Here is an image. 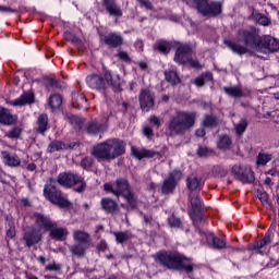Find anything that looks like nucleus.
<instances>
[{
  "label": "nucleus",
  "mask_w": 279,
  "mask_h": 279,
  "mask_svg": "<svg viewBox=\"0 0 279 279\" xmlns=\"http://www.w3.org/2000/svg\"><path fill=\"white\" fill-rule=\"evenodd\" d=\"M236 38L243 43L244 46H241L230 39H226L223 44L238 56H245V53H247V49H267L269 53H276V51H279L278 39L271 35L260 37L256 28L239 29Z\"/></svg>",
  "instance_id": "obj_1"
},
{
  "label": "nucleus",
  "mask_w": 279,
  "mask_h": 279,
  "mask_svg": "<svg viewBox=\"0 0 279 279\" xmlns=\"http://www.w3.org/2000/svg\"><path fill=\"white\" fill-rule=\"evenodd\" d=\"M197 112L177 110L166 123L168 136H184L186 132L195 128Z\"/></svg>",
  "instance_id": "obj_2"
},
{
  "label": "nucleus",
  "mask_w": 279,
  "mask_h": 279,
  "mask_svg": "<svg viewBox=\"0 0 279 279\" xmlns=\"http://www.w3.org/2000/svg\"><path fill=\"white\" fill-rule=\"evenodd\" d=\"M123 154H125V142L119 138H109L96 144L92 149V156L99 161L116 160V158L123 156Z\"/></svg>",
  "instance_id": "obj_3"
},
{
  "label": "nucleus",
  "mask_w": 279,
  "mask_h": 279,
  "mask_svg": "<svg viewBox=\"0 0 279 279\" xmlns=\"http://www.w3.org/2000/svg\"><path fill=\"white\" fill-rule=\"evenodd\" d=\"M156 263H159V265H162V267H167V269H172L174 271H186V274H193V266L191 264L184 263L186 260V257L169 252V251H162L158 252L155 256Z\"/></svg>",
  "instance_id": "obj_4"
},
{
  "label": "nucleus",
  "mask_w": 279,
  "mask_h": 279,
  "mask_svg": "<svg viewBox=\"0 0 279 279\" xmlns=\"http://www.w3.org/2000/svg\"><path fill=\"white\" fill-rule=\"evenodd\" d=\"M104 189L107 193H112L116 197H124L126 199L130 208H135L137 204L136 195L132 192V186L125 178L117 179L113 184L105 183Z\"/></svg>",
  "instance_id": "obj_5"
},
{
  "label": "nucleus",
  "mask_w": 279,
  "mask_h": 279,
  "mask_svg": "<svg viewBox=\"0 0 279 279\" xmlns=\"http://www.w3.org/2000/svg\"><path fill=\"white\" fill-rule=\"evenodd\" d=\"M86 83L89 88L95 90H106V84L113 86L116 90H121V77L119 75L112 76V72L106 70L104 76L99 74H89L86 77Z\"/></svg>",
  "instance_id": "obj_6"
},
{
  "label": "nucleus",
  "mask_w": 279,
  "mask_h": 279,
  "mask_svg": "<svg viewBox=\"0 0 279 279\" xmlns=\"http://www.w3.org/2000/svg\"><path fill=\"white\" fill-rule=\"evenodd\" d=\"M187 5L195 8L202 16H219L222 12L223 4L219 1L208 0H185Z\"/></svg>",
  "instance_id": "obj_7"
},
{
  "label": "nucleus",
  "mask_w": 279,
  "mask_h": 279,
  "mask_svg": "<svg viewBox=\"0 0 279 279\" xmlns=\"http://www.w3.org/2000/svg\"><path fill=\"white\" fill-rule=\"evenodd\" d=\"M57 182L65 189H72V186H75L74 191L76 193H84V191H86V181L84 180V177L73 172L60 173L57 178Z\"/></svg>",
  "instance_id": "obj_8"
},
{
  "label": "nucleus",
  "mask_w": 279,
  "mask_h": 279,
  "mask_svg": "<svg viewBox=\"0 0 279 279\" xmlns=\"http://www.w3.org/2000/svg\"><path fill=\"white\" fill-rule=\"evenodd\" d=\"M44 195L51 204L60 208H69V206H71V202H69V199L62 195V191L58 190L54 185H46L44 187Z\"/></svg>",
  "instance_id": "obj_9"
},
{
  "label": "nucleus",
  "mask_w": 279,
  "mask_h": 279,
  "mask_svg": "<svg viewBox=\"0 0 279 279\" xmlns=\"http://www.w3.org/2000/svg\"><path fill=\"white\" fill-rule=\"evenodd\" d=\"M231 173L236 175L238 180L243 184H253L254 180H256L254 177V171L250 166L242 168L240 165H234L231 168Z\"/></svg>",
  "instance_id": "obj_10"
},
{
  "label": "nucleus",
  "mask_w": 279,
  "mask_h": 279,
  "mask_svg": "<svg viewBox=\"0 0 279 279\" xmlns=\"http://www.w3.org/2000/svg\"><path fill=\"white\" fill-rule=\"evenodd\" d=\"M23 241L26 247H34L43 241V233L35 227H26L23 231Z\"/></svg>",
  "instance_id": "obj_11"
},
{
  "label": "nucleus",
  "mask_w": 279,
  "mask_h": 279,
  "mask_svg": "<svg viewBox=\"0 0 279 279\" xmlns=\"http://www.w3.org/2000/svg\"><path fill=\"white\" fill-rule=\"evenodd\" d=\"M140 108L143 112H149L155 106L154 93L149 88H143L138 96Z\"/></svg>",
  "instance_id": "obj_12"
},
{
  "label": "nucleus",
  "mask_w": 279,
  "mask_h": 279,
  "mask_svg": "<svg viewBox=\"0 0 279 279\" xmlns=\"http://www.w3.org/2000/svg\"><path fill=\"white\" fill-rule=\"evenodd\" d=\"M190 204H191V211L190 217L193 219V221H202L204 219V216L202 215V198H199V195H190Z\"/></svg>",
  "instance_id": "obj_13"
},
{
  "label": "nucleus",
  "mask_w": 279,
  "mask_h": 279,
  "mask_svg": "<svg viewBox=\"0 0 279 279\" xmlns=\"http://www.w3.org/2000/svg\"><path fill=\"white\" fill-rule=\"evenodd\" d=\"M193 54V48L189 45H181L174 54V62L178 64H186Z\"/></svg>",
  "instance_id": "obj_14"
},
{
  "label": "nucleus",
  "mask_w": 279,
  "mask_h": 279,
  "mask_svg": "<svg viewBox=\"0 0 279 279\" xmlns=\"http://www.w3.org/2000/svg\"><path fill=\"white\" fill-rule=\"evenodd\" d=\"M100 43H104V45L111 49H117L123 45V37L117 33H109L100 36Z\"/></svg>",
  "instance_id": "obj_15"
},
{
  "label": "nucleus",
  "mask_w": 279,
  "mask_h": 279,
  "mask_svg": "<svg viewBox=\"0 0 279 279\" xmlns=\"http://www.w3.org/2000/svg\"><path fill=\"white\" fill-rule=\"evenodd\" d=\"M34 217L36 218V225L38 226V228H40L45 232H49L50 230H52V228H56L58 226V223H56L54 221L49 219V217L43 214L36 213L34 214Z\"/></svg>",
  "instance_id": "obj_16"
},
{
  "label": "nucleus",
  "mask_w": 279,
  "mask_h": 279,
  "mask_svg": "<svg viewBox=\"0 0 279 279\" xmlns=\"http://www.w3.org/2000/svg\"><path fill=\"white\" fill-rule=\"evenodd\" d=\"M107 128L106 123H101L97 120H92L85 124L87 134H90L92 136H97V134L106 132Z\"/></svg>",
  "instance_id": "obj_17"
},
{
  "label": "nucleus",
  "mask_w": 279,
  "mask_h": 279,
  "mask_svg": "<svg viewBox=\"0 0 279 279\" xmlns=\"http://www.w3.org/2000/svg\"><path fill=\"white\" fill-rule=\"evenodd\" d=\"M100 206L105 213L108 215H114V213H119V204L117 201L110 197H104L100 201Z\"/></svg>",
  "instance_id": "obj_18"
},
{
  "label": "nucleus",
  "mask_w": 279,
  "mask_h": 279,
  "mask_svg": "<svg viewBox=\"0 0 279 279\" xmlns=\"http://www.w3.org/2000/svg\"><path fill=\"white\" fill-rule=\"evenodd\" d=\"M16 116H12L8 109L0 107V124L1 125H14L17 121Z\"/></svg>",
  "instance_id": "obj_19"
},
{
  "label": "nucleus",
  "mask_w": 279,
  "mask_h": 279,
  "mask_svg": "<svg viewBox=\"0 0 279 279\" xmlns=\"http://www.w3.org/2000/svg\"><path fill=\"white\" fill-rule=\"evenodd\" d=\"M104 7L107 12H109L110 16H123V11H121V7L114 2V0H104Z\"/></svg>",
  "instance_id": "obj_20"
},
{
  "label": "nucleus",
  "mask_w": 279,
  "mask_h": 279,
  "mask_svg": "<svg viewBox=\"0 0 279 279\" xmlns=\"http://www.w3.org/2000/svg\"><path fill=\"white\" fill-rule=\"evenodd\" d=\"M73 239L75 243L90 247V234L86 231L76 230L73 232Z\"/></svg>",
  "instance_id": "obj_21"
},
{
  "label": "nucleus",
  "mask_w": 279,
  "mask_h": 279,
  "mask_svg": "<svg viewBox=\"0 0 279 279\" xmlns=\"http://www.w3.org/2000/svg\"><path fill=\"white\" fill-rule=\"evenodd\" d=\"M219 118H217L215 114H205L202 120V128L215 130V128H219Z\"/></svg>",
  "instance_id": "obj_22"
},
{
  "label": "nucleus",
  "mask_w": 279,
  "mask_h": 279,
  "mask_svg": "<svg viewBox=\"0 0 279 279\" xmlns=\"http://www.w3.org/2000/svg\"><path fill=\"white\" fill-rule=\"evenodd\" d=\"M222 90L229 97H233V99H241L243 97V86L241 85L225 86Z\"/></svg>",
  "instance_id": "obj_23"
},
{
  "label": "nucleus",
  "mask_w": 279,
  "mask_h": 279,
  "mask_svg": "<svg viewBox=\"0 0 279 279\" xmlns=\"http://www.w3.org/2000/svg\"><path fill=\"white\" fill-rule=\"evenodd\" d=\"M9 104L11 106H27L29 104H34V94H32V93H24L17 99L10 100Z\"/></svg>",
  "instance_id": "obj_24"
},
{
  "label": "nucleus",
  "mask_w": 279,
  "mask_h": 279,
  "mask_svg": "<svg viewBox=\"0 0 279 279\" xmlns=\"http://www.w3.org/2000/svg\"><path fill=\"white\" fill-rule=\"evenodd\" d=\"M217 147L222 151H228L232 147V137L228 134L218 135Z\"/></svg>",
  "instance_id": "obj_25"
},
{
  "label": "nucleus",
  "mask_w": 279,
  "mask_h": 279,
  "mask_svg": "<svg viewBox=\"0 0 279 279\" xmlns=\"http://www.w3.org/2000/svg\"><path fill=\"white\" fill-rule=\"evenodd\" d=\"M88 247L89 246H86L85 244H80L78 242H75L69 247V250L72 256H76V258H84V256H86V250H88Z\"/></svg>",
  "instance_id": "obj_26"
},
{
  "label": "nucleus",
  "mask_w": 279,
  "mask_h": 279,
  "mask_svg": "<svg viewBox=\"0 0 279 279\" xmlns=\"http://www.w3.org/2000/svg\"><path fill=\"white\" fill-rule=\"evenodd\" d=\"M252 19L255 21V23H257V25H262L263 27H271L272 25L271 17L263 13L253 12Z\"/></svg>",
  "instance_id": "obj_27"
},
{
  "label": "nucleus",
  "mask_w": 279,
  "mask_h": 279,
  "mask_svg": "<svg viewBox=\"0 0 279 279\" xmlns=\"http://www.w3.org/2000/svg\"><path fill=\"white\" fill-rule=\"evenodd\" d=\"M174 189L175 175H173V173H170L169 177L163 181L161 193H163V195H169V193H173Z\"/></svg>",
  "instance_id": "obj_28"
},
{
  "label": "nucleus",
  "mask_w": 279,
  "mask_h": 279,
  "mask_svg": "<svg viewBox=\"0 0 279 279\" xmlns=\"http://www.w3.org/2000/svg\"><path fill=\"white\" fill-rule=\"evenodd\" d=\"M49 129V117L47 113H41L37 119V128L36 132L37 134H45L47 130Z\"/></svg>",
  "instance_id": "obj_29"
},
{
  "label": "nucleus",
  "mask_w": 279,
  "mask_h": 279,
  "mask_svg": "<svg viewBox=\"0 0 279 279\" xmlns=\"http://www.w3.org/2000/svg\"><path fill=\"white\" fill-rule=\"evenodd\" d=\"M132 154L137 160H143V158H154L156 156V151L147 150V149H137L132 147Z\"/></svg>",
  "instance_id": "obj_30"
},
{
  "label": "nucleus",
  "mask_w": 279,
  "mask_h": 279,
  "mask_svg": "<svg viewBox=\"0 0 279 279\" xmlns=\"http://www.w3.org/2000/svg\"><path fill=\"white\" fill-rule=\"evenodd\" d=\"M64 149H69V145L58 140H54L48 145L47 151L49 154H53L54 151H64Z\"/></svg>",
  "instance_id": "obj_31"
},
{
  "label": "nucleus",
  "mask_w": 279,
  "mask_h": 279,
  "mask_svg": "<svg viewBox=\"0 0 279 279\" xmlns=\"http://www.w3.org/2000/svg\"><path fill=\"white\" fill-rule=\"evenodd\" d=\"M272 159L274 155L260 151L257 155L255 165L256 167H265V165H267V162H271Z\"/></svg>",
  "instance_id": "obj_32"
},
{
  "label": "nucleus",
  "mask_w": 279,
  "mask_h": 279,
  "mask_svg": "<svg viewBox=\"0 0 279 279\" xmlns=\"http://www.w3.org/2000/svg\"><path fill=\"white\" fill-rule=\"evenodd\" d=\"M113 236L116 238L117 243H126V241H130V239H134V235L130 231H118L113 233Z\"/></svg>",
  "instance_id": "obj_33"
},
{
  "label": "nucleus",
  "mask_w": 279,
  "mask_h": 279,
  "mask_svg": "<svg viewBox=\"0 0 279 279\" xmlns=\"http://www.w3.org/2000/svg\"><path fill=\"white\" fill-rule=\"evenodd\" d=\"M154 49L155 51H159V53H163V56H167V53L171 51V44H169V41L159 40L156 41V44L154 45Z\"/></svg>",
  "instance_id": "obj_34"
},
{
  "label": "nucleus",
  "mask_w": 279,
  "mask_h": 279,
  "mask_svg": "<svg viewBox=\"0 0 279 279\" xmlns=\"http://www.w3.org/2000/svg\"><path fill=\"white\" fill-rule=\"evenodd\" d=\"M4 165L8 167H20L21 158L16 155L7 154L3 156Z\"/></svg>",
  "instance_id": "obj_35"
},
{
  "label": "nucleus",
  "mask_w": 279,
  "mask_h": 279,
  "mask_svg": "<svg viewBox=\"0 0 279 279\" xmlns=\"http://www.w3.org/2000/svg\"><path fill=\"white\" fill-rule=\"evenodd\" d=\"M166 80L171 84L172 86H178L180 84L181 80L180 76H178V72L174 70H168L165 72Z\"/></svg>",
  "instance_id": "obj_36"
},
{
  "label": "nucleus",
  "mask_w": 279,
  "mask_h": 279,
  "mask_svg": "<svg viewBox=\"0 0 279 279\" xmlns=\"http://www.w3.org/2000/svg\"><path fill=\"white\" fill-rule=\"evenodd\" d=\"M50 236L51 239H54V241H64V236H66V229L54 227L50 229Z\"/></svg>",
  "instance_id": "obj_37"
},
{
  "label": "nucleus",
  "mask_w": 279,
  "mask_h": 279,
  "mask_svg": "<svg viewBox=\"0 0 279 279\" xmlns=\"http://www.w3.org/2000/svg\"><path fill=\"white\" fill-rule=\"evenodd\" d=\"M189 191H197L199 189V178L197 174H190L186 179Z\"/></svg>",
  "instance_id": "obj_38"
},
{
  "label": "nucleus",
  "mask_w": 279,
  "mask_h": 279,
  "mask_svg": "<svg viewBox=\"0 0 279 279\" xmlns=\"http://www.w3.org/2000/svg\"><path fill=\"white\" fill-rule=\"evenodd\" d=\"M48 106L51 110H59L60 106H62V96L58 94L50 96Z\"/></svg>",
  "instance_id": "obj_39"
},
{
  "label": "nucleus",
  "mask_w": 279,
  "mask_h": 279,
  "mask_svg": "<svg viewBox=\"0 0 279 279\" xmlns=\"http://www.w3.org/2000/svg\"><path fill=\"white\" fill-rule=\"evenodd\" d=\"M257 197L263 206H268L270 210H274V205L269 202V194H267V192H257Z\"/></svg>",
  "instance_id": "obj_40"
},
{
  "label": "nucleus",
  "mask_w": 279,
  "mask_h": 279,
  "mask_svg": "<svg viewBox=\"0 0 279 279\" xmlns=\"http://www.w3.org/2000/svg\"><path fill=\"white\" fill-rule=\"evenodd\" d=\"M269 243H271V235L266 233L264 239L257 242L253 250H263V247H265V245H269Z\"/></svg>",
  "instance_id": "obj_41"
},
{
  "label": "nucleus",
  "mask_w": 279,
  "mask_h": 279,
  "mask_svg": "<svg viewBox=\"0 0 279 279\" xmlns=\"http://www.w3.org/2000/svg\"><path fill=\"white\" fill-rule=\"evenodd\" d=\"M213 173L215 178H226V175H228V170L221 166H215Z\"/></svg>",
  "instance_id": "obj_42"
},
{
  "label": "nucleus",
  "mask_w": 279,
  "mask_h": 279,
  "mask_svg": "<svg viewBox=\"0 0 279 279\" xmlns=\"http://www.w3.org/2000/svg\"><path fill=\"white\" fill-rule=\"evenodd\" d=\"M245 130H247V120L242 119L238 124H235V132L238 136L243 135Z\"/></svg>",
  "instance_id": "obj_43"
},
{
  "label": "nucleus",
  "mask_w": 279,
  "mask_h": 279,
  "mask_svg": "<svg viewBox=\"0 0 279 279\" xmlns=\"http://www.w3.org/2000/svg\"><path fill=\"white\" fill-rule=\"evenodd\" d=\"M64 39L68 40L69 43H74V45L82 44V39H80L77 36H75V34L71 32L64 33Z\"/></svg>",
  "instance_id": "obj_44"
},
{
  "label": "nucleus",
  "mask_w": 279,
  "mask_h": 279,
  "mask_svg": "<svg viewBox=\"0 0 279 279\" xmlns=\"http://www.w3.org/2000/svg\"><path fill=\"white\" fill-rule=\"evenodd\" d=\"M7 236L8 239H14L16 236V227L14 226V221L12 220H9Z\"/></svg>",
  "instance_id": "obj_45"
},
{
  "label": "nucleus",
  "mask_w": 279,
  "mask_h": 279,
  "mask_svg": "<svg viewBox=\"0 0 279 279\" xmlns=\"http://www.w3.org/2000/svg\"><path fill=\"white\" fill-rule=\"evenodd\" d=\"M168 223H169L170 228H180V226H182V220H180V218L175 217V215H171L168 218Z\"/></svg>",
  "instance_id": "obj_46"
},
{
  "label": "nucleus",
  "mask_w": 279,
  "mask_h": 279,
  "mask_svg": "<svg viewBox=\"0 0 279 279\" xmlns=\"http://www.w3.org/2000/svg\"><path fill=\"white\" fill-rule=\"evenodd\" d=\"M213 245L216 250H223L226 247V241L213 235Z\"/></svg>",
  "instance_id": "obj_47"
},
{
  "label": "nucleus",
  "mask_w": 279,
  "mask_h": 279,
  "mask_svg": "<svg viewBox=\"0 0 279 279\" xmlns=\"http://www.w3.org/2000/svg\"><path fill=\"white\" fill-rule=\"evenodd\" d=\"M83 104H86V97H84V95H77L76 100H72V105L74 108H82Z\"/></svg>",
  "instance_id": "obj_48"
},
{
  "label": "nucleus",
  "mask_w": 279,
  "mask_h": 279,
  "mask_svg": "<svg viewBox=\"0 0 279 279\" xmlns=\"http://www.w3.org/2000/svg\"><path fill=\"white\" fill-rule=\"evenodd\" d=\"M23 132V130L19 126H15L14 129H12L11 131H9L7 133V136L9 138H19V136H21V133Z\"/></svg>",
  "instance_id": "obj_49"
},
{
  "label": "nucleus",
  "mask_w": 279,
  "mask_h": 279,
  "mask_svg": "<svg viewBox=\"0 0 279 279\" xmlns=\"http://www.w3.org/2000/svg\"><path fill=\"white\" fill-rule=\"evenodd\" d=\"M213 154V149L208 148V147H199L197 149V155L201 157V158H206V156H211Z\"/></svg>",
  "instance_id": "obj_50"
},
{
  "label": "nucleus",
  "mask_w": 279,
  "mask_h": 279,
  "mask_svg": "<svg viewBox=\"0 0 279 279\" xmlns=\"http://www.w3.org/2000/svg\"><path fill=\"white\" fill-rule=\"evenodd\" d=\"M82 169H90L93 167V158L92 157H85L81 161Z\"/></svg>",
  "instance_id": "obj_51"
},
{
  "label": "nucleus",
  "mask_w": 279,
  "mask_h": 279,
  "mask_svg": "<svg viewBox=\"0 0 279 279\" xmlns=\"http://www.w3.org/2000/svg\"><path fill=\"white\" fill-rule=\"evenodd\" d=\"M62 269V265L57 264L56 262L48 264L46 266V271H60Z\"/></svg>",
  "instance_id": "obj_52"
},
{
  "label": "nucleus",
  "mask_w": 279,
  "mask_h": 279,
  "mask_svg": "<svg viewBox=\"0 0 279 279\" xmlns=\"http://www.w3.org/2000/svg\"><path fill=\"white\" fill-rule=\"evenodd\" d=\"M69 122L72 125H75V128H80V125H82V119H80V117H77V116H70Z\"/></svg>",
  "instance_id": "obj_53"
},
{
  "label": "nucleus",
  "mask_w": 279,
  "mask_h": 279,
  "mask_svg": "<svg viewBox=\"0 0 279 279\" xmlns=\"http://www.w3.org/2000/svg\"><path fill=\"white\" fill-rule=\"evenodd\" d=\"M149 123H151L153 125H156V128H160V125H162L160 118L156 116H150Z\"/></svg>",
  "instance_id": "obj_54"
},
{
  "label": "nucleus",
  "mask_w": 279,
  "mask_h": 279,
  "mask_svg": "<svg viewBox=\"0 0 279 279\" xmlns=\"http://www.w3.org/2000/svg\"><path fill=\"white\" fill-rule=\"evenodd\" d=\"M118 58L122 60L123 62H131L130 56L125 51H120L118 53Z\"/></svg>",
  "instance_id": "obj_55"
},
{
  "label": "nucleus",
  "mask_w": 279,
  "mask_h": 279,
  "mask_svg": "<svg viewBox=\"0 0 279 279\" xmlns=\"http://www.w3.org/2000/svg\"><path fill=\"white\" fill-rule=\"evenodd\" d=\"M137 1L142 5V8H145L146 10H151L153 5L149 0H137Z\"/></svg>",
  "instance_id": "obj_56"
},
{
  "label": "nucleus",
  "mask_w": 279,
  "mask_h": 279,
  "mask_svg": "<svg viewBox=\"0 0 279 279\" xmlns=\"http://www.w3.org/2000/svg\"><path fill=\"white\" fill-rule=\"evenodd\" d=\"M143 134L144 136H147V138H151V136H154V130H151L149 126H146L143 129Z\"/></svg>",
  "instance_id": "obj_57"
},
{
  "label": "nucleus",
  "mask_w": 279,
  "mask_h": 279,
  "mask_svg": "<svg viewBox=\"0 0 279 279\" xmlns=\"http://www.w3.org/2000/svg\"><path fill=\"white\" fill-rule=\"evenodd\" d=\"M143 219H144V222L146 223V226H151V221H154V218L149 215H145L143 213H141Z\"/></svg>",
  "instance_id": "obj_58"
},
{
  "label": "nucleus",
  "mask_w": 279,
  "mask_h": 279,
  "mask_svg": "<svg viewBox=\"0 0 279 279\" xmlns=\"http://www.w3.org/2000/svg\"><path fill=\"white\" fill-rule=\"evenodd\" d=\"M206 130H207V129L204 128V126H202L201 129H197V130L195 131L196 136H198L199 138L206 136Z\"/></svg>",
  "instance_id": "obj_59"
},
{
  "label": "nucleus",
  "mask_w": 279,
  "mask_h": 279,
  "mask_svg": "<svg viewBox=\"0 0 279 279\" xmlns=\"http://www.w3.org/2000/svg\"><path fill=\"white\" fill-rule=\"evenodd\" d=\"M195 86L202 87L205 84L204 76H198L194 80Z\"/></svg>",
  "instance_id": "obj_60"
},
{
  "label": "nucleus",
  "mask_w": 279,
  "mask_h": 279,
  "mask_svg": "<svg viewBox=\"0 0 279 279\" xmlns=\"http://www.w3.org/2000/svg\"><path fill=\"white\" fill-rule=\"evenodd\" d=\"M186 64H191L193 69H199V61L193 60L191 57H190V60L186 62Z\"/></svg>",
  "instance_id": "obj_61"
},
{
  "label": "nucleus",
  "mask_w": 279,
  "mask_h": 279,
  "mask_svg": "<svg viewBox=\"0 0 279 279\" xmlns=\"http://www.w3.org/2000/svg\"><path fill=\"white\" fill-rule=\"evenodd\" d=\"M107 248H108V244L106 242H100L97 245V250H99V252H106Z\"/></svg>",
  "instance_id": "obj_62"
},
{
  "label": "nucleus",
  "mask_w": 279,
  "mask_h": 279,
  "mask_svg": "<svg viewBox=\"0 0 279 279\" xmlns=\"http://www.w3.org/2000/svg\"><path fill=\"white\" fill-rule=\"evenodd\" d=\"M201 77H203V80H207V82H210V80H213V73H205L202 74Z\"/></svg>",
  "instance_id": "obj_63"
},
{
  "label": "nucleus",
  "mask_w": 279,
  "mask_h": 279,
  "mask_svg": "<svg viewBox=\"0 0 279 279\" xmlns=\"http://www.w3.org/2000/svg\"><path fill=\"white\" fill-rule=\"evenodd\" d=\"M49 85L50 86H54L56 88H59V84H58V81L57 80H53V78H50L49 80Z\"/></svg>",
  "instance_id": "obj_64"
}]
</instances>
